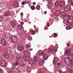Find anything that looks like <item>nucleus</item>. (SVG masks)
Masks as SVG:
<instances>
[{"label": "nucleus", "instance_id": "1", "mask_svg": "<svg viewBox=\"0 0 73 73\" xmlns=\"http://www.w3.org/2000/svg\"><path fill=\"white\" fill-rule=\"evenodd\" d=\"M54 4L55 6H59L61 8H62V7H63L64 5H65V3L63 1L59 2H56Z\"/></svg>", "mask_w": 73, "mask_h": 73}, {"label": "nucleus", "instance_id": "2", "mask_svg": "<svg viewBox=\"0 0 73 73\" xmlns=\"http://www.w3.org/2000/svg\"><path fill=\"white\" fill-rule=\"evenodd\" d=\"M1 64V66L3 67V68H6V67H7V63L4 60L2 61Z\"/></svg>", "mask_w": 73, "mask_h": 73}, {"label": "nucleus", "instance_id": "3", "mask_svg": "<svg viewBox=\"0 0 73 73\" xmlns=\"http://www.w3.org/2000/svg\"><path fill=\"white\" fill-rule=\"evenodd\" d=\"M17 48L18 50L19 51H23V50H24V46L20 44L18 45Z\"/></svg>", "mask_w": 73, "mask_h": 73}, {"label": "nucleus", "instance_id": "4", "mask_svg": "<svg viewBox=\"0 0 73 73\" xmlns=\"http://www.w3.org/2000/svg\"><path fill=\"white\" fill-rule=\"evenodd\" d=\"M0 42L3 46H5L7 44L6 40L4 38H2Z\"/></svg>", "mask_w": 73, "mask_h": 73}, {"label": "nucleus", "instance_id": "5", "mask_svg": "<svg viewBox=\"0 0 73 73\" xmlns=\"http://www.w3.org/2000/svg\"><path fill=\"white\" fill-rule=\"evenodd\" d=\"M71 9H72L71 8V6L69 5H68L66 6L64 9L65 11H70Z\"/></svg>", "mask_w": 73, "mask_h": 73}, {"label": "nucleus", "instance_id": "6", "mask_svg": "<svg viewBox=\"0 0 73 73\" xmlns=\"http://www.w3.org/2000/svg\"><path fill=\"white\" fill-rule=\"evenodd\" d=\"M12 15V14L11 11H9L4 14V16L5 17H8V16H10Z\"/></svg>", "mask_w": 73, "mask_h": 73}, {"label": "nucleus", "instance_id": "7", "mask_svg": "<svg viewBox=\"0 0 73 73\" xmlns=\"http://www.w3.org/2000/svg\"><path fill=\"white\" fill-rule=\"evenodd\" d=\"M48 2L49 3H50L48 5V8H52L53 7V4L51 3L52 2V0H48Z\"/></svg>", "mask_w": 73, "mask_h": 73}, {"label": "nucleus", "instance_id": "8", "mask_svg": "<svg viewBox=\"0 0 73 73\" xmlns=\"http://www.w3.org/2000/svg\"><path fill=\"white\" fill-rule=\"evenodd\" d=\"M66 52V55L67 56H70V54H71V52L70 51V50L66 49L65 50Z\"/></svg>", "mask_w": 73, "mask_h": 73}, {"label": "nucleus", "instance_id": "9", "mask_svg": "<svg viewBox=\"0 0 73 73\" xmlns=\"http://www.w3.org/2000/svg\"><path fill=\"white\" fill-rule=\"evenodd\" d=\"M72 24H73V22L71 21V22H70L69 24H68V26L66 27V29H67V30L68 29H71L70 28V25H72Z\"/></svg>", "mask_w": 73, "mask_h": 73}, {"label": "nucleus", "instance_id": "10", "mask_svg": "<svg viewBox=\"0 0 73 73\" xmlns=\"http://www.w3.org/2000/svg\"><path fill=\"white\" fill-rule=\"evenodd\" d=\"M60 13L61 11L60 10H57L55 13V15L57 16H59L60 15Z\"/></svg>", "mask_w": 73, "mask_h": 73}, {"label": "nucleus", "instance_id": "11", "mask_svg": "<svg viewBox=\"0 0 73 73\" xmlns=\"http://www.w3.org/2000/svg\"><path fill=\"white\" fill-rule=\"evenodd\" d=\"M66 13L65 11L61 13V15L64 16V18H66Z\"/></svg>", "mask_w": 73, "mask_h": 73}, {"label": "nucleus", "instance_id": "12", "mask_svg": "<svg viewBox=\"0 0 73 73\" xmlns=\"http://www.w3.org/2000/svg\"><path fill=\"white\" fill-rule=\"evenodd\" d=\"M29 53V51H28L25 50L24 51L23 54L25 56H27Z\"/></svg>", "mask_w": 73, "mask_h": 73}, {"label": "nucleus", "instance_id": "13", "mask_svg": "<svg viewBox=\"0 0 73 73\" xmlns=\"http://www.w3.org/2000/svg\"><path fill=\"white\" fill-rule=\"evenodd\" d=\"M45 61L44 59H42L39 61V64L40 65H42L43 62Z\"/></svg>", "mask_w": 73, "mask_h": 73}, {"label": "nucleus", "instance_id": "14", "mask_svg": "<svg viewBox=\"0 0 73 73\" xmlns=\"http://www.w3.org/2000/svg\"><path fill=\"white\" fill-rule=\"evenodd\" d=\"M43 58L45 60H47L48 58V55L46 54H44L43 55Z\"/></svg>", "mask_w": 73, "mask_h": 73}, {"label": "nucleus", "instance_id": "15", "mask_svg": "<svg viewBox=\"0 0 73 73\" xmlns=\"http://www.w3.org/2000/svg\"><path fill=\"white\" fill-rule=\"evenodd\" d=\"M24 60L26 61H28L29 60V58L28 56H25L24 57H23Z\"/></svg>", "mask_w": 73, "mask_h": 73}, {"label": "nucleus", "instance_id": "16", "mask_svg": "<svg viewBox=\"0 0 73 73\" xmlns=\"http://www.w3.org/2000/svg\"><path fill=\"white\" fill-rule=\"evenodd\" d=\"M19 64V62L18 61L16 62L15 63L13 64V66H18Z\"/></svg>", "mask_w": 73, "mask_h": 73}, {"label": "nucleus", "instance_id": "17", "mask_svg": "<svg viewBox=\"0 0 73 73\" xmlns=\"http://www.w3.org/2000/svg\"><path fill=\"white\" fill-rule=\"evenodd\" d=\"M29 64H31V65H33L35 64V62L32 60H31L29 62Z\"/></svg>", "mask_w": 73, "mask_h": 73}, {"label": "nucleus", "instance_id": "18", "mask_svg": "<svg viewBox=\"0 0 73 73\" xmlns=\"http://www.w3.org/2000/svg\"><path fill=\"white\" fill-rule=\"evenodd\" d=\"M34 60H35V61H38V58H37V56H35V57L34 58Z\"/></svg>", "mask_w": 73, "mask_h": 73}, {"label": "nucleus", "instance_id": "19", "mask_svg": "<svg viewBox=\"0 0 73 73\" xmlns=\"http://www.w3.org/2000/svg\"><path fill=\"white\" fill-rule=\"evenodd\" d=\"M58 60H59V59L56 57L54 58L53 59V61H56V62H57V61Z\"/></svg>", "mask_w": 73, "mask_h": 73}, {"label": "nucleus", "instance_id": "20", "mask_svg": "<svg viewBox=\"0 0 73 73\" xmlns=\"http://www.w3.org/2000/svg\"><path fill=\"white\" fill-rule=\"evenodd\" d=\"M19 65L21 66H23V67H24L25 64H24L23 63V62H22L19 64Z\"/></svg>", "mask_w": 73, "mask_h": 73}, {"label": "nucleus", "instance_id": "21", "mask_svg": "<svg viewBox=\"0 0 73 73\" xmlns=\"http://www.w3.org/2000/svg\"><path fill=\"white\" fill-rule=\"evenodd\" d=\"M67 60H68L70 62H71L72 63V59L71 60V58L69 56L67 57Z\"/></svg>", "mask_w": 73, "mask_h": 73}, {"label": "nucleus", "instance_id": "22", "mask_svg": "<svg viewBox=\"0 0 73 73\" xmlns=\"http://www.w3.org/2000/svg\"><path fill=\"white\" fill-rule=\"evenodd\" d=\"M18 28L20 29H23V26L20 25L18 26Z\"/></svg>", "mask_w": 73, "mask_h": 73}, {"label": "nucleus", "instance_id": "23", "mask_svg": "<svg viewBox=\"0 0 73 73\" xmlns=\"http://www.w3.org/2000/svg\"><path fill=\"white\" fill-rule=\"evenodd\" d=\"M12 27H15V26H16V23L15 22H12Z\"/></svg>", "mask_w": 73, "mask_h": 73}, {"label": "nucleus", "instance_id": "24", "mask_svg": "<svg viewBox=\"0 0 73 73\" xmlns=\"http://www.w3.org/2000/svg\"><path fill=\"white\" fill-rule=\"evenodd\" d=\"M36 8L37 10H39L40 9V6L37 5L36 7Z\"/></svg>", "mask_w": 73, "mask_h": 73}, {"label": "nucleus", "instance_id": "25", "mask_svg": "<svg viewBox=\"0 0 73 73\" xmlns=\"http://www.w3.org/2000/svg\"><path fill=\"white\" fill-rule=\"evenodd\" d=\"M73 73V70H69L68 71H67L66 72V73Z\"/></svg>", "mask_w": 73, "mask_h": 73}, {"label": "nucleus", "instance_id": "26", "mask_svg": "<svg viewBox=\"0 0 73 73\" xmlns=\"http://www.w3.org/2000/svg\"><path fill=\"white\" fill-rule=\"evenodd\" d=\"M31 33H32V35H35V31L33 30L31 31Z\"/></svg>", "mask_w": 73, "mask_h": 73}, {"label": "nucleus", "instance_id": "27", "mask_svg": "<svg viewBox=\"0 0 73 73\" xmlns=\"http://www.w3.org/2000/svg\"><path fill=\"white\" fill-rule=\"evenodd\" d=\"M31 9L32 10H35V9H36V8H35V7L34 6H32L31 7Z\"/></svg>", "mask_w": 73, "mask_h": 73}, {"label": "nucleus", "instance_id": "28", "mask_svg": "<svg viewBox=\"0 0 73 73\" xmlns=\"http://www.w3.org/2000/svg\"><path fill=\"white\" fill-rule=\"evenodd\" d=\"M31 47V45L30 44H28L26 46V48H29Z\"/></svg>", "mask_w": 73, "mask_h": 73}, {"label": "nucleus", "instance_id": "29", "mask_svg": "<svg viewBox=\"0 0 73 73\" xmlns=\"http://www.w3.org/2000/svg\"><path fill=\"white\" fill-rule=\"evenodd\" d=\"M5 57L6 58H9V56L8 55L5 54Z\"/></svg>", "mask_w": 73, "mask_h": 73}, {"label": "nucleus", "instance_id": "30", "mask_svg": "<svg viewBox=\"0 0 73 73\" xmlns=\"http://www.w3.org/2000/svg\"><path fill=\"white\" fill-rule=\"evenodd\" d=\"M13 38H15V36H12L11 37H10V40H13Z\"/></svg>", "mask_w": 73, "mask_h": 73}, {"label": "nucleus", "instance_id": "31", "mask_svg": "<svg viewBox=\"0 0 73 73\" xmlns=\"http://www.w3.org/2000/svg\"><path fill=\"white\" fill-rule=\"evenodd\" d=\"M68 69L69 70H71V69H72V67L70 66H68Z\"/></svg>", "mask_w": 73, "mask_h": 73}, {"label": "nucleus", "instance_id": "32", "mask_svg": "<svg viewBox=\"0 0 73 73\" xmlns=\"http://www.w3.org/2000/svg\"><path fill=\"white\" fill-rule=\"evenodd\" d=\"M48 50L49 52H52V50L50 48H48Z\"/></svg>", "mask_w": 73, "mask_h": 73}, {"label": "nucleus", "instance_id": "33", "mask_svg": "<svg viewBox=\"0 0 73 73\" xmlns=\"http://www.w3.org/2000/svg\"><path fill=\"white\" fill-rule=\"evenodd\" d=\"M31 64H29L28 65H27V67L28 68H31Z\"/></svg>", "mask_w": 73, "mask_h": 73}, {"label": "nucleus", "instance_id": "34", "mask_svg": "<svg viewBox=\"0 0 73 73\" xmlns=\"http://www.w3.org/2000/svg\"><path fill=\"white\" fill-rule=\"evenodd\" d=\"M55 19V20H56V21H58V20H59V18H58V17H56Z\"/></svg>", "mask_w": 73, "mask_h": 73}, {"label": "nucleus", "instance_id": "35", "mask_svg": "<svg viewBox=\"0 0 73 73\" xmlns=\"http://www.w3.org/2000/svg\"><path fill=\"white\" fill-rule=\"evenodd\" d=\"M24 4H27V3L26 1H23L22 3V5H24Z\"/></svg>", "mask_w": 73, "mask_h": 73}, {"label": "nucleus", "instance_id": "36", "mask_svg": "<svg viewBox=\"0 0 73 73\" xmlns=\"http://www.w3.org/2000/svg\"><path fill=\"white\" fill-rule=\"evenodd\" d=\"M32 38V37H31V36H29L28 38V40H31Z\"/></svg>", "mask_w": 73, "mask_h": 73}, {"label": "nucleus", "instance_id": "37", "mask_svg": "<svg viewBox=\"0 0 73 73\" xmlns=\"http://www.w3.org/2000/svg\"><path fill=\"white\" fill-rule=\"evenodd\" d=\"M18 3V2H17V1L16 2H15L14 3V4H13V5L14 6H15L17 4V3Z\"/></svg>", "mask_w": 73, "mask_h": 73}, {"label": "nucleus", "instance_id": "38", "mask_svg": "<svg viewBox=\"0 0 73 73\" xmlns=\"http://www.w3.org/2000/svg\"><path fill=\"white\" fill-rule=\"evenodd\" d=\"M8 73H12V70H9L7 71Z\"/></svg>", "mask_w": 73, "mask_h": 73}, {"label": "nucleus", "instance_id": "39", "mask_svg": "<svg viewBox=\"0 0 73 73\" xmlns=\"http://www.w3.org/2000/svg\"><path fill=\"white\" fill-rule=\"evenodd\" d=\"M14 6L15 7H19V6H18V3H17V4L15 5V6Z\"/></svg>", "mask_w": 73, "mask_h": 73}, {"label": "nucleus", "instance_id": "40", "mask_svg": "<svg viewBox=\"0 0 73 73\" xmlns=\"http://www.w3.org/2000/svg\"><path fill=\"white\" fill-rule=\"evenodd\" d=\"M66 69L67 70H69V68L68 67V66H66Z\"/></svg>", "mask_w": 73, "mask_h": 73}, {"label": "nucleus", "instance_id": "41", "mask_svg": "<svg viewBox=\"0 0 73 73\" xmlns=\"http://www.w3.org/2000/svg\"><path fill=\"white\" fill-rule=\"evenodd\" d=\"M54 35L55 37H58V35H57V34L56 33L54 34Z\"/></svg>", "mask_w": 73, "mask_h": 73}, {"label": "nucleus", "instance_id": "42", "mask_svg": "<svg viewBox=\"0 0 73 73\" xmlns=\"http://www.w3.org/2000/svg\"><path fill=\"white\" fill-rule=\"evenodd\" d=\"M57 62L53 61V64H54V65H56V64H57V62Z\"/></svg>", "mask_w": 73, "mask_h": 73}, {"label": "nucleus", "instance_id": "43", "mask_svg": "<svg viewBox=\"0 0 73 73\" xmlns=\"http://www.w3.org/2000/svg\"><path fill=\"white\" fill-rule=\"evenodd\" d=\"M13 41H14V42H16V41H17V39L15 38V39Z\"/></svg>", "mask_w": 73, "mask_h": 73}, {"label": "nucleus", "instance_id": "44", "mask_svg": "<svg viewBox=\"0 0 73 73\" xmlns=\"http://www.w3.org/2000/svg\"><path fill=\"white\" fill-rule=\"evenodd\" d=\"M71 61H72V63H71V64L72 65H73V59H72V60H71Z\"/></svg>", "mask_w": 73, "mask_h": 73}, {"label": "nucleus", "instance_id": "45", "mask_svg": "<svg viewBox=\"0 0 73 73\" xmlns=\"http://www.w3.org/2000/svg\"><path fill=\"white\" fill-rule=\"evenodd\" d=\"M38 73H42V72H41V71H40V70H39L38 71Z\"/></svg>", "mask_w": 73, "mask_h": 73}, {"label": "nucleus", "instance_id": "46", "mask_svg": "<svg viewBox=\"0 0 73 73\" xmlns=\"http://www.w3.org/2000/svg\"><path fill=\"white\" fill-rule=\"evenodd\" d=\"M59 73H62V70H59Z\"/></svg>", "mask_w": 73, "mask_h": 73}, {"label": "nucleus", "instance_id": "47", "mask_svg": "<svg viewBox=\"0 0 73 73\" xmlns=\"http://www.w3.org/2000/svg\"><path fill=\"white\" fill-rule=\"evenodd\" d=\"M16 37H15H15L13 38V39L12 41H13L14 40H15L16 39Z\"/></svg>", "mask_w": 73, "mask_h": 73}, {"label": "nucleus", "instance_id": "48", "mask_svg": "<svg viewBox=\"0 0 73 73\" xmlns=\"http://www.w3.org/2000/svg\"><path fill=\"white\" fill-rule=\"evenodd\" d=\"M29 50H30V51H32V50H33V49H32V48H30L29 49Z\"/></svg>", "mask_w": 73, "mask_h": 73}, {"label": "nucleus", "instance_id": "49", "mask_svg": "<svg viewBox=\"0 0 73 73\" xmlns=\"http://www.w3.org/2000/svg\"><path fill=\"white\" fill-rule=\"evenodd\" d=\"M57 65H59V66L60 65V67L61 66V65H60V63H58V64H57Z\"/></svg>", "mask_w": 73, "mask_h": 73}, {"label": "nucleus", "instance_id": "50", "mask_svg": "<svg viewBox=\"0 0 73 73\" xmlns=\"http://www.w3.org/2000/svg\"><path fill=\"white\" fill-rule=\"evenodd\" d=\"M21 24L22 25H24V22H21Z\"/></svg>", "mask_w": 73, "mask_h": 73}, {"label": "nucleus", "instance_id": "51", "mask_svg": "<svg viewBox=\"0 0 73 73\" xmlns=\"http://www.w3.org/2000/svg\"><path fill=\"white\" fill-rule=\"evenodd\" d=\"M71 57H72V58H73V53L71 55Z\"/></svg>", "mask_w": 73, "mask_h": 73}, {"label": "nucleus", "instance_id": "52", "mask_svg": "<svg viewBox=\"0 0 73 73\" xmlns=\"http://www.w3.org/2000/svg\"><path fill=\"white\" fill-rule=\"evenodd\" d=\"M27 72L28 73H31V71H30L29 70H28Z\"/></svg>", "mask_w": 73, "mask_h": 73}, {"label": "nucleus", "instance_id": "53", "mask_svg": "<svg viewBox=\"0 0 73 73\" xmlns=\"http://www.w3.org/2000/svg\"><path fill=\"white\" fill-rule=\"evenodd\" d=\"M69 21H66V23H68V24H69Z\"/></svg>", "mask_w": 73, "mask_h": 73}, {"label": "nucleus", "instance_id": "54", "mask_svg": "<svg viewBox=\"0 0 73 73\" xmlns=\"http://www.w3.org/2000/svg\"><path fill=\"white\" fill-rule=\"evenodd\" d=\"M20 15H21V16H23V13H21Z\"/></svg>", "mask_w": 73, "mask_h": 73}, {"label": "nucleus", "instance_id": "55", "mask_svg": "<svg viewBox=\"0 0 73 73\" xmlns=\"http://www.w3.org/2000/svg\"><path fill=\"white\" fill-rule=\"evenodd\" d=\"M39 57H41V56H42V55H41V54L40 53V54H39Z\"/></svg>", "mask_w": 73, "mask_h": 73}, {"label": "nucleus", "instance_id": "56", "mask_svg": "<svg viewBox=\"0 0 73 73\" xmlns=\"http://www.w3.org/2000/svg\"><path fill=\"white\" fill-rule=\"evenodd\" d=\"M67 46H70V44H67Z\"/></svg>", "mask_w": 73, "mask_h": 73}, {"label": "nucleus", "instance_id": "57", "mask_svg": "<svg viewBox=\"0 0 73 73\" xmlns=\"http://www.w3.org/2000/svg\"><path fill=\"white\" fill-rule=\"evenodd\" d=\"M40 54L42 55H42H44V54L42 52L41 53V54Z\"/></svg>", "mask_w": 73, "mask_h": 73}, {"label": "nucleus", "instance_id": "58", "mask_svg": "<svg viewBox=\"0 0 73 73\" xmlns=\"http://www.w3.org/2000/svg\"><path fill=\"white\" fill-rule=\"evenodd\" d=\"M52 51H54V50H55V49H54V48H53L52 49Z\"/></svg>", "mask_w": 73, "mask_h": 73}, {"label": "nucleus", "instance_id": "59", "mask_svg": "<svg viewBox=\"0 0 73 73\" xmlns=\"http://www.w3.org/2000/svg\"><path fill=\"white\" fill-rule=\"evenodd\" d=\"M47 25L48 27H49V23L47 24Z\"/></svg>", "mask_w": 73, "mask_h": 73}, {"label": "nucleus", "instance_id": "60", "mask_svg": "<svg viewBox=\"0 0 73 73\" xmlns=\"http://www.w3.org/2000/svg\"><path fill=\"white\" fill-rule=\"evenodd\" d=\"M33 4L34 5H35L36 4V3H35L34 4L33 3Z\"/></svg>", "mask_w": 73, "mask_h": 73}, {"label": "nucleus", "instance_id": "61", "mask_svg": "<svg viewBox=\"0 0 73 73\" xmlns=\"http://www.w3.org/2000/svg\"><path fill=\"white\" fill-rule=\"evenodd\" d=\"M47 13V11H46L44 12V13Z\"/></svg>", "mask_w": 73, "mask_h": 73}, {"label": "nucleus", "instance_id": "62", "mask_svg": "<svg viewBox=\"0 0 73 73\" xmlns=\"http://www.w3.org/2000/svg\"><path fill=\"white\" fill-rule=\"evenodd\" d=\"M39 58H40V59H41L42 58V56H41V57L39 56Z\"/></svg>", "mask_w": 73, "mask_h": 73}, {"label": "nucleus", "instance_id": "63", "mask_svg": "<svg viewBox=\"0 0 73 73\" xmlns=\"http://www.w3.org/2000/svg\"><path fill=\"white\" fill-rule=\"evenodd\" d=\"M68 24H69V23H67L66 24V25H68Z\"/></svg>", "mask_w": 73, "mask_h": 73}, {"label": "nucleus", "instance_id": "64", "mask_svg": "<svg viewBox=\"0 0 73 73\" xmlns=\"http://www.w3.org/2000/svg\"><path fill=\"white\" fill-rule=\"evenodd\" d=\"M71 17H73V16H71Z\"/></svg>", "mask_w": 73, "mask_h": 73}]
</instances>
